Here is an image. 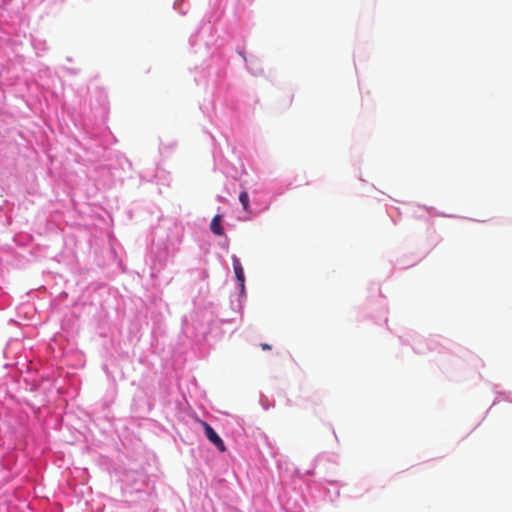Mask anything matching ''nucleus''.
Instances as JSON below:
<instances>
[{
    "instance_id": "obj_1",
    "label": "nucleus",
    "mask_w": 512,
    "mask_h": 512,
    "mask_svg": "<svg viewBox=\"0 0 512 512\" xmlns=\"http://www.w3.org/2000/svg\"><path fill=\"white\" fill-rule=\"evenodd\" d=\"M201 426L204 428V432L208 440L220 451L225 452L226 446L220 436L215 432V430L205 421L198 420Z\"/></svg>"
},
{
    "instance_id": "obj_2",
    "label": "nucleus",
    "mask_w": 512,
    "mask_h": 512,
    "mask_svg": "<svg viewBox=\"0 0 512 512\" xmlns=\"http://www.w3.org/2000/svg\"><path fill=\"white\" fill-rule=\"evenodd\" d=\"M232 262H233V269L235 272L236 279L240 283V286L243 288L245 276H244V269L242 267V264H241L240 260L238 259V257L235 255L232 256Z\"/></svg>"
},
{
    "instance_id": "obj_3",
    "label": "nucleus",
    "mask_w": 512,
    "mask_h": 512,
    "mask_svg": "<svg viewBox=\"0 0 512 512\" xmlns=\"http://www.w3.org/2000/svg\"><path fill=\"white\" fill-rule=\"evenodd\" d=\"M210 229L213 234L217 236H223L224 235V229L222 227V217L221 215H215L210 224Z\"/></svg>"
},
{
    "instance_id": "obj_4",
    "label": "nucleus",
    "mask_w": 512,
    "mask_h": 512,
    "mask_svg": "<svg viewBox=\"0 0 512 512\" xmlns=\"http://www.w3.org/2000/svg\"><path fill=\"white\" fill-rule=\"evenodd\" d=\"M239 201L241 202L243 209L249 211V195L246 191H242L239 195Z\"/></svg>"
},
{
    "instance_id": "obj_5",
    "label": "nucleus",
    "mask_w": 512,
    "mask_h": 512,
    "mask_svg": "<svg viewBox=\"0 0 512 512\" xmlns=\"http://www.w3.org/2000/svg\"><path fill=\"white\" fill-rule=\"evenodd\" d=\"M260 346H261V348L263 350H270L271 349V346L269 344H267V343H261Z\"/></svg>"
}]
</instances>
